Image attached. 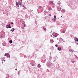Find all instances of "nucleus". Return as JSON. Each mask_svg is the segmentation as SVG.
Returning a JSON list of instances; mask_svg holds the SVG:
<instances>
[{"label":"nucleus","mask_w":78,"mask_h":78,"mask_svg":"<svg viewBox=\"0 0 78 78\" xmlns=\"http://www.w3.org/2000/svg\"><path fill=\"white\" fill-rule=\"evenodd\" d=\"M54 42V41H53V40L51 39L50 40V42L51 43V44H53V42Z\"/></svg>","instance_id":"15"},{"label":"nucleus","mask_w":78,"mask_h":78,"mask_svg":"<svg viewBox=\"0 0 78 78\" xmlns=\"http://www.w3.org/2000/svg\"><path fill=\"white\" fill-rule=\"evenodd\" d=\"M56 34H57V33H55V32H53L52 34L53 36H54V37H57V35H56Z\"/></svg>","instance_id":"5"},{"label":"nucleus","mask_w":78,"mask_h":78,"mask_svg":"<svg viewBox=\"0 0 78 78\" xmlns=\"http://www.w3.org/2000/svg\"><path fill=\"white\" fill-rule=\"evenodd\" d=\"M58 5H61V2H59L58 1L57 2Z\"/></svg>","instance_id":"21"},{"label":"nucleus","mask_w":78,"mask_h":78,"mask_svg":"<svg viewBox=\"0 0 78 78\" xmlns=\"http://www.w3.org/2000/svg\"><path fill=\"white\" fill-rule=\"evenodd\" d=\"M10 24L8 25H7V27H6V28H11V27L10 26Z\"/></svg>","instance_id":"7"},{"label":"nucleus","mask_w":78,"mask_h":78,"mask_svg":"<svg viewBox=\"0 0 78 78\" xmlns=\"http://www.w3.org/2000/svg\"><path fill=\"white\" fill-rule=\"evenodd\" d=\"M51 37H52V35H51Z\"/></svg>","instance_id":"37"},{"label":"nucleus","mask_w":78,"mask_h":78,"mask_svg":"<svg viewBox=\"0 0 78 78\" xmlns=\"http://www.w3.org/2000/svg\"><path fill=\"white\" fill-rule=\"evenodd\" d=\"M54 20H56V16H54Z\"/></svg>","instance_id":"19"},{"label":"nucleus","mask_w":78,"mask_h":78,"mask_svg":"<svg viewBox=\"0 0 78 78\" xmlns=\"http://www.w3.org/2000/svg\"><path fill=\"white\" fill-rule=\"evenodd\" d=\"M16 5L17 6V7H19V3L17 2H16Z\"/></svg>","instance_id":"13"},{"label":"nucleus","mask_w":78,"mask_h":78,"mask_svg":"<svg viewBox=\"0 0 78 78\" xmlns=\"http://www.w3.org/2000/svg\"><path fill=\"white\" fill-rule=\"evenodd\" d=\"M9 42L10 44H12V40H10Z\"/></svg>","instance_id":"23"},{"label":"nucleus","mask_w":78,"mask_h":78,"mask_svg":"<svg viewBox=\"0 0 78 78\" xmlns=\"http://www.w3.org/2000/svg\"><path fill=\"white\" fill-rule=\"evenodd\" d=\"M41 61L42 62H43V63H45V61H46V60H45V59H43L41 60Z\"/></svg>","instance_id":"6"},{"label":"nucleus","mask_w":78,"mask_h":78,"mask_svg":"<svg viewBox=\"0 0 78 78\" xmlns=\"http://www.w3.org/2000/svg\"><path fill=\"white\" fill-rule=\"evenodd\" d=\"M69 51L70 52H71V53L73 52V50L72 49H69Z\"/></svg>","instance_id":"22"},{"label":"nucleus","mask_w":78,"mask_h":78,"mask_svg":"<svg viewBox=\"0 0 78 78\" xmlns=\"http://www.w3.org/2000/svg\"><path fill=\"white\" fill-rule=\"evenodd\" d=\"M21 2H22V0H21Z\"/></svg>","instance_id":"39"},{"label":"nucleus","mask_w":78,"mask_h":78,"mask_svg":"<svg viewBox=\"0 0 78 78\" xmlns=\"http://www.w3.org/2000/svg\"><path fill=\"white\" fill-rule=\"evenodd\" d=\"M52 9H51V8H48V10L49 11H51Z\"/></svg>","instance_id":"25"},{"label":"nucleus","mask_w":78,"mask_h":78,"mask_svg":"<svg viewBox=\"0 0 78 78\" xmlns=\"http://www.w3.org/2000/svg\"><path fill=\"white\" fill-rule=\"evenodd\" d=\"M5 61H6V60H4V61L5 62Z\"/></svg>","instance_id":"38"},{"label":"nucleus","mask_w":78,"mask_h":78,"mask_svg":"<svg viewBox=\"0 0 78 78\" xmlns=\"http://www.w3.org/2000/svg\"><path fill=\"white\" fill-rule=\"evenodd\" d=\"M43 30H44V31H46L47 30V29L45 28V27H43Z\"/></svg>","instance_id":"12"},{"label":"nucleus","mask_w":78,"mask_h":78,"mask_svg":"<svg viewBox=\"0 0 78 78\" xmlns=\"http://www.w3.org/2000/svg\"><path fill=\"white\" fill-rule=\"evenodd\" d=\"M55 47H58V45L55 44Z\"/></svg>","instance_id":"29"},{"label":"nucleus","mask_w":78,"mask_h":78,"mask_svg":"<svg viewBox=\"0 0 78 78\" xmlns=\"http://www.w3.org/2000/svg\"><path fill=\"white\" fill-rule=\"evenodd\" d=\"M76 56L77 58V56H76Z\"/></svg>","instance_id":"42"},{"label":"nucleus","mask_w":78,"mask_h":78,"mask_svg":"<svg viewBox=\"0 0 78 78\" xmlns=\"http://www.w3.org/2000/svg\"><path fill=\"white\" fill-rule=\"evenodd\" d=\"M23 25H24V27H21L22 29H24V27H25V25H25V24H24Z\"/></svg>","instance_id":"20"},{"label":"nucleus","mask_w":78,"mask_h":78,"mask_svg":"<svg viewBox=\"0 0 78 78\" xmlns=\"http://www.w3.org/2000/svg\"><path fill=\"white\" fill-rule=\"evenodd\" d=\"M48 16H51V14H48Z\"/></svg>","instance_id":"27"},{"label":"nucleus","mask_w":78,"mask_h":78,"mask_svg":"<svg viewBox=\"0 0 78 78\" xmlns=\"http://www.w3.org/2000/svg\"><path fill=\"white\" fill-rule=\"evenodd\" d=\"M22 6H23V7H24L25 8V6H24V5H22Z\"/></svg>","instance_id":"33"},{"label":"nucleus","mask_w":78,"mask_h":78,"mask_svg":"<svg viewBox=\"0 0 78 78\" xmlns=\"http://www.w3.org/2000/svg\"><path fill=\"white\" fill-rule=\"evenodd\" d=\"M11 24H12V25H13L14 24V23H13L12 22L11 23Z\"/></svg>","instance_id":"30"},{"label":"nucleus","mask_w":78,"mask_h":78,"mask_svg":"<svg viewBox=\"0 0 78 78\" xmlns=\"http://www.w3.org/2000/svg\"><path fill=\"white\" fill-rule=\"evenodd\" d=\"M15 70H17V69H15Z\"/></svg>","instance_id":"34"},{"label":"nucleus","mask_w":78,"mask_h":78,"mask_svg":"<svg viewBox=\"0 0 78 78\" xmlns=\"http://www.w3.org/2000/svg\"><path fill=\"white\" fill-rule=\"evenodd\" d=\"M37 67H38V68H41V65L39 64H38L37 66Z\"/></svg>","instance_id":"10"},{"label":"nucleus","mask_w":78,"mask_h":78,"mask_svg":"<svg viewBox=\"0 0 78 78\" xmlns=\"http://www.w3.org/2000/svg\"><path fill=\"white\" fill-rule=\"evenodd\" d=\"M65 30H63V31H62V33H65Z\"/></svg>","instance_id":"26"},{"label":"nucleus","mask_w":78,"mask_h":78,"mask_svg":"<svg viewBox=\"0 0 78 78\" xmlns=\"http://www.w3.org/2000/svg\"><path fill=\"white\" fill-rule=\"evenodd\" d=\"M3 59H4V58H3Z\"/></svg>","instance_id":"41"},{"label":"nucleus","mask_w":78,"mask_h":78,"mask_svg":"<svg viewBox=\"0 0 78 78\" xmlns=\"http://www.w3.org/2000/svg\"><path fill=\"white\" fill-rule=\"evenodd\" d=\"M44 12L45 15H46V14H47L48 13V12H47V11L46 10H45Z\"/></svg>","instance_id":"14"},{"label":"nucleus","mask_w":78,"mask_h":78,"mask_svg":"<svg viewBox=\"0 0 78 78\" xmlns=\"http://www.w3.org/2000/svg\"><path fill=\"white\" fill-rule=\"evenodd\" d=\"M61 8L60 7H57V9L58 11H60L61 10Z\"/></svg>","instance_id":"8"},{"label":"nucleus","mask_w":78,"mask_h":78,"mask_svg":"<svg viewBox=\"0 0 78 78\" xmlns=\"http://www.w3.org/2000/svg\"><path fill=\"white\" fill-rule=\"evenodd\" d=\"M24 58H26V56H24Z\"/></svg>","instance_id":"31"},{"label":"nucleus","mask_w":78,"mask_h":78,"mask_svg":"<svg viewBox=\"0 0 78 78\" xmlns=\"http://www.w3.org/2000/svg\"><path fill=\"white\" fill-rule=\"evenodd\" d=\"M74 39L75 42H76V41L78 42V38H76V37H75Z\"/></svg>","instance_id":"9"},{"label":"nucleus","mask_w":78,"mask_h":78,"mask_svg":"<svg viewBox=\"0 0 78 78\" xmlns=\"http://www.w3.org/2000/svg\"><path fill=\"white\" fill-rule=\"evenodd\" d=\"M61 11L62 12H66V11H65V10L64 9H62Z\"/></svg>","instance_id":"11"},{"label":"nucleus","mask_w":78,"mask_h":78,"mask_svg":"<svg viewBox=\"0 0 78 78\" xmlns=\"http://www.w3.org/2000/svg\"><path fill=\"white\" fill-rule=\"evenodd\" d=\"M2 64H3V62H2Z\"/></svg>","instance_id":"36"},{"label":"nucleus","mask_w":78,"mask_h":78,"mask_svg":"<svg viewBox=\"0 0 78 78\" xmlns=\"http://www.w3.org/2000/svg\"><path fill=\"white\" fill-rule=\"evenodd\" d=\"M52 63L48 61L46 64V66L48 67H51Z\"/></svg>","instance_id":"1"},{"label":"nucleus","mask_w":78,"mask_h":78,"mask_svg":"<svg viewBox=\"0 0 78 78\" xmlns=\"http://www.w3.org/2000/svg\"><path fill=\"white\" fill-rule=\"evenodd\" d=\"M55 20L54 19V18L53 19H52V21L53 22H55V20Z\"/></svg>","instance_id":"28"},{"label":"nucleus","mask_w":78,"mask_h":78,"mask_svg":"<svg viewBox=\"0 0 78 78\" xmlns=\"http://www.w3.org/2000/svg\"><path fill=\"white\" fill-rule=\"evenodd\" d=\"M58 50L59 51H61V47H58Z\"/></svg>","instance_id":"16"},{"label":"nucleus","mask_w":78,"mask_h":78,"mask_svg":"<svg viewBox=\"0 0 78 78\" xmlns=\"http://www.w3.org/2000/svg\"><path fill=\"white\" fill-rule=\"evenodd\" d=\"M19 3V5H20V6H22V2H20V1H18V3Z\"/></svg>","instance_id":"18"},{"label":"nucleus","mask_w":78,"mask_h":78,"mask_svg":"<svg viewBox=\"0 0 78 78\" xmlns=\"http://www.w3.org/2000/svg\"><path fill=\"white\" fill-rule=\"evenodd\" d=\"M19 72H18V75H19Z\"/></svg>","instance_id":"35"},{"label":"nucleus","mask_w":78,"mask_h":78,"mask_svg":"<svg viewBox=\"0 0 78 78\" xmlns=\"http://www.w3.org/2000/svg\"><path fill=\"white\" fill-rule=\"evenodd\" d=\"M50 4H52L53 5V6H52V8H55V4H54L53 3V1H51L50 2Z\"/></svg>","instance_id":"3"},{"label":"nucleus","mask_w":78,"mask_h":78,"mask_svg":"<svg viewBox=\"0 0 78 78\" xmlns=\"http://www.w3.org/2000/svg\"><path fill=\"white\" fill-rule=\"evenodd\" d=\"M34 63H35V62L34 61L32 60L31 62H30V64L32 66H34Z\"/></svg>","instance_id":"4"},{"label":"nucleus","mask_w":78,"mask_h":78,"mask_svg":"<svg viewBox=\"0 0 78 78\" xmlns=\"http://www.w3.org/2000/svg\"><path fill=\"white\" fill-rule=\"evenodd\" d=\"M4 56H6L7 58H10V55L8 53H6Z\"/></svg>","instance_id":"2"},{"label":"nucleus","mask_w":78,"mask_h":78,"mask_svg":"<svg viewBox=\"0 0 78 78\" xmlns=\"http://www.w3.org/2000/svg\"><path fill=\"white\" fill-rule=\"evenodd\" d=\"M15 30V29L14 28H13V29L10 30L11 31H12L13 32Z\"/></svg>","instance_id":"17"},{"label":"nucleus","mask_w":78,"mask_h":78,"mask_svg":"<svg viewBox=\"0 0 78 78\" xmlns=\"http://www.w3.org/2000/svg\"><path fill=\"white\" fill-rule=\"evenodd\" d=\"M38 8L40 9H41L42 8V6H39Z\"/></svg>","instance_id":"24"},{"label":"nucleus","mask_w":78,"mask_h":78,"mask_svg":"<svg viewBox=\"0 0 78 78\" xmlns=\"http://www.w3.org/2000/svg\"><path fill=\"white\" fill-rule=\"evenodd\" d=\"M61 17H62V16H61Z\"/></svg>","instance_id":"40"},{"label":"nucleus","mask_w":78,"mask_h":78,"mask_svg":"<svg viewBox=\"0 0 78 78\" xmlns=\"http://www.w3.org/2000/svg\"><path fill=\"white\" fill-rule=\"evenodd\" d=\"M72 62H73V63H74V61H72Z\"/></svg>","instance_id":"32"}]
</instances>
